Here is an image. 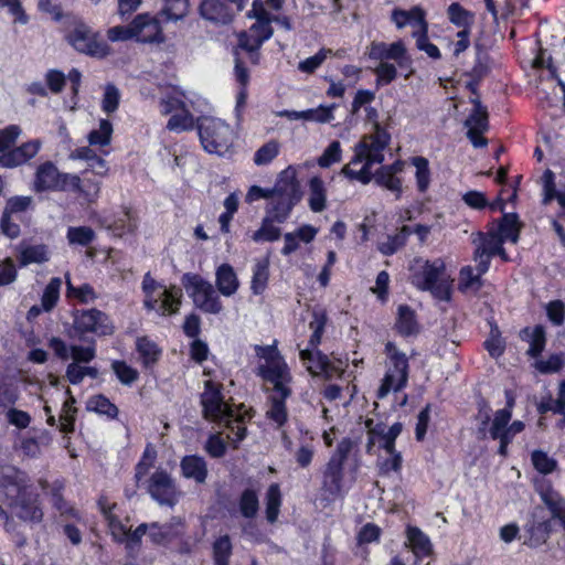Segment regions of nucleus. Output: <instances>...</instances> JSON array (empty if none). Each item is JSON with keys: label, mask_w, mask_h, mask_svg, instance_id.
<instances>
[{"label": "nucleus", "mask_w": 565, "mask_h": 565, "mask_svg": "<svg viewBox=\"0 0 565 565\" xmlns=\"http://www.w3.org/2000/svg\"><path fill=\"white\" fill-rule=\"evenodd\" d=\"M366 119L373 124V131L364 135L354 146V156L342 168V173L363 184L373 178L372 168L384 160V150L390 143V134L377 121L379 113L374 107H365Z\"/></svg>", "instance_id": "1"}, {"label": "nucleus", "mask_w": 565, "mask_h": 565, "mask_svg": "<svg viewBox=\"0 0 565 565\" xmlns=\"http://www.w3.org/2000/svg\"><path fill=\"white\" fill-rule=\"evenodd\" d=\"M0 501L19 519L39 523L43 511L26 475L11 465L0 466Z\"/></svg>", "instance_id": "2"}, {"label": "nucleus", "mask_w": 565, "mask_h": 565, "mask_svg": "<svg viewBox=\"0 0 565 565\" xmlns=\"http://www.w3.org/2000/svg\"><path fill=\"white\" fill-rule=\"evenodd\" d=\"M221 390L222 385L212 380L204 382V392L201 395L203 415L211 422L223 424L227 430L226 438L236 445L245 437L247 412L242 413L241 407L234 408L225 402Z\"/></svg>", "instance_id": "3"}, {"label": "nucleus", "mask_w": 565, "mask_h": 565, "mask_svg": "<svg viewBox=\"0 0 565 565\" xmlns=\"http://www.w3.org/2000/svg\"><path fill=\"white\" fill-rule=\"evenodd\" d=\"M411 284L422 291H429L434 298L448 301L451 295L452 279L447 274L441 258L434 260L415 258L409 264Z\"/></svg>", "instance_id": "4"}, {"label": "nucleus", "mask_w": 565, "mask_h": 565, "mask_svg": "<svg viewBox=\"0 0 565 565\" xmlns=\"http://www.w3.org/2000/svg\"><path fill=\"white\" fill-rule=\"evenodd\" d=\"M491 408L484 404L479 408L478 420L480 426L478 428L479 434L484 438L489 434L492 439L500 441L499 454L507 456L509 444L512 441L515 435L524 429V424L521 420H511L510 409H499L494 413L493 418H490Z\"/></svg>", "instance_id": "5"}, {"label": "nucleus", "mask_w": 565, "mask_h": 565, "mask_svg": "<svg viewBox=\"0 0 565 565\" xmlns=\"http://www.w3.org/2000/svg\"><path fill=\"white\" fill-rule=\"evenodd\" d=\"M247 17L255 19L247 32L238 35V45L247 52H256L263 43L273 36V17L266 10L262 0H254Z\"/></svg>", "instance_id": "6"}, {"label": "nucleus", "mask_w": 565, "mask_h": 565, "mask_svg": "<svg viewBox=\"0 0 565 565\" xmlns=\"http://www.w3.org/2000/svg\"><path fill=\"white\" fill-rule=\"evenodd\" d=\"M386 372L377 391V397L384 398L391 392L403 390L408 381V359L393 342L385 344Z\"/></svg>", "instance_id": "7"}, {"label": "nucleus", "mask_w": 565, "mask_h": 565, "mask_svg": "<svg viewBox=\"0 0 565 565\" xmlns=\"http://www.w3.org/2000/svg\"><path fill=\"white\" fill-rule=\"evenodd\" d=\"M142 289L146 295L145 307L147 309L157 310L162 316L179 311L182 298V290L179 287H164L158 284L149 274H146Z\"/></svg>", "instance_id": "8"}, {"label": "nucleus", "mask_w": 565, "mask_h": 565, "mask_svg": "<svg viewBox=\"0 0 565 565\" xmlns=\"http://www.w3.org/2000/svg\"><path fill=\"white\" fill-rule=\"evenodd\" d=\"M198 129L201 143L210 153L223 154L233 143L234 131L222 119L202 117L198 121Z\"/></svg>", "instance_id": "9"}, {"label": "nucleus", "mask_w": 565, "mask_h": 565, "mask_svg": "<svg viewBox=\"0 0 565 565\" xmlns=\"http://www.w3.org/2000/svg\"><path fill=\"white\" fill-rule=\"evenodd\" d=\"M65 39L75 51L92 57L104 58L110 53L108 44L100 40L99 34L81 20L70 24Z\"/></svg>", "instance_id": "10"}, {"label": "nucleus", "mask_w": 565, "mask_h": 565, "mask_svg": "<svg viewBox=\"0 0 565 565\" xmlns=\"http://www.w3.org/2000/svg\"><path fill=\"white\" fill-rule=\"evenodd\" d=\"M256 354L264 363L259 365L262 377L274 385L273 390H290L292 380L289 367L276 345L257 347Z\"/></svg>", "instance_id": "11"}, {"label": "nucleus", "mask_w": 565, "mask_h": 565, "mask_svg": "<svg viewBox=\"0 0 565 565\" xmlns=\"http://www.w3.org/2000/svg\"><path fill=\"white\" fill-rule=\"evenodd\" d=\"M182 284L199 309L213 315L222 311L220 297L210 281L199 275L185 274L182 277Z\"/></svg>", "instance_id": "12"}, {"label": "nucleus", "mask_w": 565, "mask_h": 565, "mask_svg": "<svg viewBox=\"0 0 565 565\" xmlns=\"http://www.w3.org/2000/svg\"><path fill=\"white\" fill-rule=\"evenodd\" d=\"M99 507L115 541L125 543L128 550H134L140 544L141 537L146 535L148 530L147 523H142L135 531H130V529L124 524L115 513V509L117 508L115 503L100 500Z\"/></svg>", "instance_id": "13"}, {"label": "nucleus", "mask_w": 565, "mask_h": 565, "mask_svg": "<svg viewBox=\"0 0 565 565\" xmlns=\"http://www.w3.org/2000/svg\"><path fill=\"white\" fill-rule=\"evenodd\" d=\"M72 173L62 172L52 161L41 163L35 171L32 189L36 193L66 192Z\"/></svg>", "instance_id": "14"}, {"label": "nucleus", "mask_w": 565, "mask_h": 565, "mask_svg": "<svg viewBox=\"0 0 565 565\" xmlns=\"http://www.w3.org/2000/svg\"><path fill=\"white\" fill-rule=\"evenodd\" d=\"M73 329L78 334L95 333L110 335L115 327L110 318L98 309L78 310L74 312Z\"/></svg>", "instance_id": "15"}, {"label": "nucleus", "mask_w": 565, "mask_h": 565, "mask_svg": "<svg viewBox=\"0 0 565 565\" xmlns=\"http://www.w3.org/2000/svg\"><path fill=\"white\" fill-rule=\"evenodd\" d=\"M472 243L476 246L473 259L478 264L480 273H487L492 256H500L504 262L509 259L504 248L503 242L495 235L494 232L489 231L487 234L478 233Z\"/></svg>", "instance_id": "16"}, {"label": "nucleus", "mask_w": 565, "mask_h": 565, "mask_svg": "<svg viewBox=\"0 0 565 565\" xmlns=\"http://www.w3.org/2000/svg\"><path fill=\"white\" fill-rule=\"evenodd\" d=\"M147 490L152 499L161 505H174L180 495L174 480L163 469H157L151 475L147 482Z\"/></svg>", "instance_id": "17"}, {"label": "nucleus", "mask_w": 565, "mask_h": 565, "mask_svg": "<svg viewBox=\"0 0 565 565\" xmlns=\"http://www.w3.org/2000/svg\"><path fill=\"white\" fill-rule=\"evenodd\" d=\"M536 491L550 511L551 516L548 518L558 525L565 532V498L554 489L550 481L544 479L536 481Z\"/></svg>", "instance_id": "18"}, {"label": "nucleus", "mask_w": 565, "mask_h": 565, "mask_svg": "<svg viewBox=\"0 0 565 565\" xmlns=\"http://www.w3.org/2000/svg\"><path fill=\"white\" fill-rule=\"evenodd\" d=\"M541 510L535 509L524 525V544L531 548H537L547 543L553 532L552 520L541 515Z\"/></svg>", "instance_id": "19"}, {"label": "nucleus", "mask_w": 565, "mask_h": 565, "mask_svg": "<svg viewBox=\"0 0 565 565\" xmlns=\"http://www.w3.org/2000/svg\"><path fill=\"white\" fill-rule=\"evenodd\" d=\"M92 171L83 170L79 174L72 173L71 185H67L66 192L76 194L79 199L87 203L97 201L100 194L102 179L96 174L89 175Z\"/></svg>", "instance_id": "20"}, {"label": "nucleus", "mask_w": 565, "mask_h": 565, "mask_svg": "<svg viewBox=\"0 0 565 565\" xmlns=\"http://www.w3.org/2000/svg\"><path fill=\"white\" fill-rule=\"evenodd\" d=\"M465 126L468 129L467 137L473 147L480 148L487 146V139L482 137V134L489 128L488 111L479 100H473V110L466 119Z\"/></svg>", "instance_id": "21"}, {"label": "nucleus", "mask_w": 565, "mask_h": 565, "mask_svg": "<svg viewBox=\"0 0 565 565\" xmlns=\"http://www.w3.org/2000/svg\"><path fill=\"white\" fill-rule=\"evenodd\" d=\"M369 56L371 60L383 62L393 60L401 67L407 66L412 62L411 57L407 55L406 46L401 40L390 44L385 42H372L369 47Z\"/></svg>", "instance_id": "22"}, {"label": "nucleus", "mask_w": 565, "mask_h": 565, "mask_svg": "<svg viewBox=\"0 0 565 565\" xmlns=\"http://www.w3.org/2000/svg\"><path fill=\"white\" fill-rule=\"evenodd\" d=\"M300 359L305 363L308 372L312 375H324L326 377H332L335 374H340L342 369L333 365L327 355L320 351L311 349L300 350Z\"/></svg>", "instance_id": "23"}, {"label": "nucleus", "mask_w": 565, "mask_h": 565, "mask_svg": "<svg viewBox=\"0 0 565 565\" xmlns=\"http://www.w3.org/2000/svg\"><path fill=\"white\" fill-rule=\"evenodd\" d=\"M132 39L139 42H162L163 35L159 22L149 14H139L131 22Z\"/></svg>", "instance_id": "24"}, {"label": "nucleus", "mask_w": 565, "mask_h": 565, "mask_svg": "<svg viewBox=\"0 0 565 565\" xmlns=\"http://www.w3.org/2000/svg\"><path fill=\"white\" fill-rule=\"evenodd\" d=\"M41 147L42 141L40 139L26 141L0 156V167L15 168L22 166L33 159Z\"/></svg>", "instance_id": "25"}, {"label": "nucleus", "mask_w": 565, "mask_h": 565, "mask_svg": "<svg viewBox=\"0 0 565 565\" xmlns=\"http://www.w3.org/2000/svg\"><path fill=\"white\" fill-rule=\"evenodd\" d=\"M391 20L397 29H403L407 25L414 28L413 32H422L428 29L426 13L420 7L417 6L409 10L395 8L392 11Z\"/></svg>", "instance_id": "26"}, {"label": "nucleus", "mask_w": 565, "mask_h": 565, "mask_svg": "<svg viewBox=\"0 0 565 565\" xmlns=\"http://www.w3.org/2000/svg\"><path fill=\"white\" fill-rule=\"evenodd\" d=\"M291 395V390H273L268 396L266 417L276 427L280 428L288 419L286 399Z\"/></svg>", "instance_id": "27"}, {"label": "nucleus", "mask_w": 565, "mask_h": 565, "mask_svg": "<svg viewBox=\"0 0 565 565\" xmlns=\"http://www.w3.org/2000/svg\"><path fill=\"white\" fill-rule=\"evenodd\" d=\"M318 232L317 227L310 224H303L292 232L285 233L284 246L280 253L284 256H289L296 253L300 248V243H311L316 238Z\"/></svg>", "instance_id": "28"}, {"label": "nucleus", "mask_w": 565, "mask_h": 565, "mask_svg": "<svg viewBox=\"0 0 565 565\" xmlns=\"http://www.w3.org/2000/svg\"><path fill=\"white\" fill-rule=\"evenodd\" d=\"M71 160H83L86 162L84 170L92 171L96 177L105 178L109 167L107 161L99 157L89 146L79 147L70 153Z\"/></svg>", "instance_id": "29"}, {"label": "nucleus", "mask_w": 565, "mask_h": 565, "mask_svg": "<svg viewBox=\"0 0 565 565\" xmlns=\"http://www.w3.org/2000/svg\"><path fill=\"white\" fill-rule=\"evenodd\" d=\"M297 169L292 166L282 170L278 174L277 181L271 189V194L301 198L300 184L297 179Z\"/></svg>", "instance_id": "30"}, {"label": "nucleus", "mask_w": 565, "mask_h": 565, "mask_svg": "<svg viewBox=\"0 0 565 565\" xmlns=\"http://www.w3.org/2000/svg\"><path fill=\"white\" fill-rule=\"evenodd\" d=\"M406 543L417 559L430 556L433 554V544L430 539L417 526L408 525L406 529Z\"/></svg>", "instance_id": "31"}, {"label": "nucleus", "mask_w": 565, "mask_h": 565, "mask_svg": "<svg viewBox=\"0 0 565 565\" xmlns=\"http://www.w3.org/2000/svg\"><path fill=\"white\" fill-rule=\"evenodd\" d=\"M301 200V198H294L290 195L271 194L269 203L266 207V213L277 223H284L290 215L294 206Z\"/></svg>", "instance_id": "32"}, {"label": "nucleus", "mask_w": 565, "mask_h": 565, "mask_svg": "<svg viewBox=\"0 0 565 565\" xmlns=\"http://www.w3.org/2000/svg\"><path fill=\"white\" fill-rule=\"evenodd\" d=\"M215 285L224 297H232L239 288L236 271L230 264H222L215 270Z\"/></svg>", "instance_id": "33"}, {"label": "nucleus", "mask_w": 565, "mask_h": 565, "mask_svg": "<svg viewBox=\"0 0 565 565\" xmlns=\"http://www.w3.org/2000/svg\"><path fill=\"white\" fill-rule=\"evenodd\" d=\"M147 525L148 530L146 534H148L150 540L156 544H166L178 536L182 529V523L179 519H173L166 524L153 522Z\"/></svg>", "instance_id": "34"}, {"label": "nucleus", "mask_w": 565, "mask_h": 565, "mask_svg": "<svg viewBox=\"0 0 565 565\" xmlns=\"http://www.w3.org/2000/svg\"><path fill=\"white\" fill-rule=\"evenodd\" d=\"M366 427L369 428V433L373 436L379 437L380 446L385 451H393L395 449V440L402 433L403 426L401 423H395L387 429L381 424H376L372 426V420L366 422Z\"/></svg>", "instance_id": "35"}, {"label": "nucleus", "mask_w": 565, "mask_h": 565, "mask_svg": "<svg viewBox=\"0 0 565 565\" xmlns=\"http://www.w3.org/2000/svg\"><path fill=\"white\" fill-rule=\"evenodd\" d=\"M200 12L204 19L222 24L231 22L233 18L228 6L221 0H203Z\"/></svg>", "instance_id": "36"}, {"label": "nucleus", "mask_w": 565, "mask_h": 565, "mask_svg": "<svg viewBox=\"0 0 565 565\" xmlns=\"http://www.w3.org/2000/svg\"><path fill=\"white\" fill-rule=\"evenodd\" d=\"M185 93L178 88H168L159 100L160 113L164 116L188 108Z\"/></svg>", "instance_id": "37"}, {"label": "nucleus", "mask_w": 565, "mask_h": 565, "mask_svg": "<svg viewBox=\"0 0 565 565\" xmlns=\"http://www.w3.org/2000/svg\"><path fill=\"white\" fill-rule=\"evenodd\" d=\"M182 475L188 479H193L198 483L205 482L207 477L206 462L202 457L192 455L185 456L181 460Z\"/></svg>", "instance_id": "38"}, {"label": "nucleus", "mask_w": 565, "mask_h": 565, "mask_svg": "<svg viewBox=\"0 0 565 565\" xmlns=\"http://www.w3.org/2000/svg\"><path fill=\"white\" fill-rule=\"evenodd\" d=\"M343 465L338 461H329L323 476V488L333 495L343 492Z\"/></svg>", "instance_id": "39"}, {"label": "nucleus", "mask_w": 565, "mask_h": 565, "mask_svg": "<svg viewBox=\"0 0 565 565\" xmlns=\"http://www.w3.org/2000/svg\"><path fill=\"white\" fill-rule=\"evenodd\" d=\"M18 259L21 266L30 264H42L50 259L47 246L39 245H20Z\"/></svg>", "instance_id": "40"}, {"label": "nucleus", "mask_w": 565, "mask_h": 565, "mask_svg": "<svg viewBox=\"0 0 565 565\" xmlns=\"http://www.w3.org/2000/svg\"><path fill=\"white\" fill-rule=\"evenodd\" d=\"M396 329L403 335H413L419 331L415 311L406 306L401 305L397 309Z\"/></svg>", "instance_id": "41"}, {"label": "nucleus", "mask_w": 565, "mask_h": 565, "mask_svg": "<svg viewBox=\"0 0 565 565\" xmlns=\"http://www.w3.org/2000/svg\"><path fill=\"white\" fill-rule=\"evenodd\" d=\"M498 235L503 243L511 242L515 244L519 239L520 225L515 214H504L495 230H490Z\"/></svg>", "instance_id": "42"}, {"label": "nucleus", "mask_w": 565, "mask_h": 565, "mask_svg": "<svg viewBox=\"0 0 565 565\" xmlns=\"http://www.w3.org/2000/svg\"><path fill=\"white\" fill-rule=\"evenodd\" d=\"M274 222L276 221L271 215L266 213V216L262 220L259 228L249 234L250 241L254 243L278 241L281 235V231L274 224Z\"/></svg>", "instance_id": "43"}, {"label": "nucleus", "mask_w": 565, "mask_h": 565, "mask_svg": "<svg viewBox=\"0 0 565 565\" xmlns=\"http://www.w3.org/2000/svg\"><path fill=\"white\" fill-rule=\"evenodd\" d=\"M327 203V189L324 182L319 177H313L309 181L308 204L311 211L322 212Z\"/></svg>", "instance_id": "44"}, {"label": "nucleus", "mask_w": 565, "mask_h": 565, "mask_svg": "<svg viewBox=\"0 0 565 565\" xmlns=\"http://www.w3.org/2000/svg\"><path fill=\"white\" fill-rule=\"evenodd\" d=\"M524 341L529 342L527 354L535 358L541 354L545 348V331L542 326H536L533 329L525 328L520 333Z\"/></svg>", "instance_id": "45"}, {"label": "nucleus", "mask_w": 565, "mask_h": 565, "mask_svg": "<svg viewBox=\"0 0 565 565\" xmlns=\"http://www.w3.org/2000/svg\"><path fill=\"white\" fill-rule=\"evenodd\" d=\"M447 15L452 24L458 28H462V30H471L475 22V14L471 11L466 10L458 2H454L448 7Z\"/></svg>", "instance_id": "46"}, {"label": "nucleus", "mask_w": 565, "mask_h": 565, "mask_svg": "<svg viewBox=\"0 0 565 565\" xmlns=\"http://www.w3.org/2000/svg\"><path fill=\"white\" fill-rule=\"evenodd\" d=\"M86 409L115 419L118 416V408L106 396L99 394L88 398Z\"/></svg>", "instance_id": "47"}, {"label": "nucleus", "mask_w": 565, "mask_h": 565, "mask_svg": "<svg viewBox=\"0 0 565 565\" xmlns=\"http://www.w3.org/2000/svg\"><path fill=\"white\" fill-rule=\"evenodd\" d=\"M269 262L267 259L256 260L253 267L250 289L253 294L260 295L267 287L269 277Z\"/></svg>", "instance_id": "48"}, {"label": "nucleus", "mask_w": 565, "mask_h": 565, "mask_svg": "<svg viewBox=\"0 0 565 565\" xmlns=\"http://www.w3.org/2000/svg\"><path fill=\"white\" fill-rule=\"evenodd\" d=\"M113 136V125L107 119H100L99 126L93 129L88 136L87 141L93 147H106L110 145Z\"/></svg>", "instance_id": "49"}, {"label": "nucleus", "mask_w": 565, "mask_h": 565, "mask_svg": "<svg viewBox=\"0 0 565 565\" xmlns=\"http://www.w3.org/2000/svg\"><path fill=\"white\" fill-rule=\"evenodd\" d=\"M327 320L328 318L323 310H315L312 312V320L309 322V329L312 333L309 339L308 349L315 350L321 343V338L324 332Z\"/></svg>", "instance_id": "50"}, {"label": "nucleus", "mask_w": 565, "mask_h": 565, "mask_svg": "<svg viewBox=\"0 0 565 565\" xmlns=\"http://www.w3.org/2000/svg\"><path fill=\"white\" fill-rule=\"evenodd\" d=\"M411 234L412 228L404 225L396 235L388 236L386 241L382 242L379 245V250L384 255H393L406 244Z\"/></svg>", "instance_id": "51"}, {"label": "nucleus", "mask_w": 565, "mask_h": 565, "mask_svg": "<svg viewBox=\"0 0 565 565\" xmlns=\"http://www.w3.org/2000/svg\"><path fill=\"white\" fill-rule=\"evenodd\" d=\"M195 120L189 109L175 111L172 114L167 122V128L170 131L182 132L194 128Z\"/></svg>", "instance_id": "52"}, {"label": "nucleus", "mask_w": 565, "mask_h": 565, "mask_svg": "<svg viewBox=\"0 0 565 565\" xmlns=\"http://www.w3.org/2000/svg\"><path fill=\"white\" fill-rule=\"evenodd\" d=\"M67 398L63 403V407L60 415L61 430L64 433H70L74 429V422L76 415L75 398L72 395L71 391L66 390Z\"/></svg>", "instance_id": "53"}, {"label": "nucleus", "mask_w": 565, "mask_h": 565, "mask_svg": "<svg viewBox=\"0 0 565 565\" xmlns=\"http://www.w3.org/2000/svg\"><path fill=\"white\" fill-rule=\"evenodd\" d=\"M484 273L478 270V266L475 269L471 266L461 268L459 275V288L462 291H477L481 287V276Z\"/></svg>", "instance_id": "54"}, {"label": "nucleus", "mask_w": 565, "mask_h": 565, "mask_svg": "<svg viewBox=\"0 0 565 565\" xmlns=\"http://www.w3.org/2000/svg\"><path fill=\"white\" fill-rule=\"evenodd\" d=\"M62 287V279L54 277L46 285L43 295L41 297V305L45 312H50L57 303L60 299V290Z\"/></svg>", "instance_id": "55"}, {"label": "nucleus", "mask_w": 565, "mask_h": 565, "mask_svg": "<svg viewBox=\"0 0 565 565\" xmlns=\"http://www.w3.org/2000/svg\"><path fill=\"white\" fill-rule=\"evenodd\" d=\"M281 504L280 489L277 483L269 486L266 494V516L270 523H274L279 514Z\"/></svg>", "instance_id": "56"}, {"label": "nucleus", "mask_w": 565, "mask_h": 565, "mask_svg": "<svg viewBox=\"0 0 565 565\" xmlns=\"http://www.w3.org/2000/svg\"><path fill=\"white\" fill-rule=\"evenodd\" d=\"M412 164L415 167L416 184L419 192H425L430 183V170L428 160L424 157H414Z\"/></svg>", "instance_id": "57"}, {"label": "nucleus", "mask_w": 565, "mask_h": 565, "mask_svg": "<svg viewBox=\"0 0 565 565\" xmlns=\"http://www.w3.org/2000/svg\"><path fill=\"white\" fill-rule=\"evenodd\" d=\"M280 151V143L277 140H269L254 153L253 161L256 166L269 164Z\"/></svg>", "instance_id": "58"}, {"label": "nucleus", "mask_w": 565, "mask_h": 565, "mask_svg": "<svg viewBox=\"0 0 565 565\" xmlns=\"http://www.w3.org/2000/svg\"><path fill=\"white\" fill-rule=\"evenodd\" d=\"M66 238L70 245L88 246L95 239V232L88 226H72Z\"/></svg>", "instance_id": "59"}, {"label": "nucleus", "mask_w": 565, "mask_h": 565, "mask_svg": "<svg viewBox=\"0 0 565 565\" xmlns=\"http://www.w3.org/2000/svg\"><path fill=\"white\" fill-rule=\"evenodd\" d=\"M137 350L146 366L156 363L161 354V350L158 345L148 338L137 340Z\"/></svg>", "instance_id": "60"}, {"label": "nucleus", "mask_w": 565, "mask_h": 565, "mask_svg": "<svg viewBox=\"0 0 565 565\" xmlns=\"http://www.w3.org/2000/svg\"><path fill=\"white\" fill-rule=\"evenodd\" d=\"M189 7L190 0H164L162 14L167 20L178 21L186 15Z\"/></svg>", "instance_id": "61"}, {"label": "nucleus", "mask_w": 565, "mask_h": 565, "mask_svg": "<svg viewBox=\"0 0 565 565\" xmlns=\"http://www.w3.org/2000/svg\"><path fill=\"white\" fill-rule=\"evenodd\" d=\"M232 555V543L227 535L220 536L213 544V557L215 565H228Z\"/></svg>", "instance_id": "62"}, {"label": "nucleus", "mask_w": 565, "mask_h": 565, "mask_svg": "<svg viewBox=\"0 0 565 565\" xmlns=\"http://www.w3.org/2000/svg\"><path fill=\"white\" fill-rule=\"evenodd\" d=\"M374 177L375 181L380 185L394 192L396 194V198H399L402 193V181L394 173H391L390 168H381Z\"/></svg>", "instance_id": "63"}, {"label": "nucleus", "mask_w": 565, "mask_h": 565, "mask_svg": "<svg viewBox=\"0 0 565 565\" xmlns=\"http://www.w3.org/2000/svg\"><path fill=\"white\" fill-rule=\"evenodd\" d=\"M534 468L543 475L552 473L557 468V460L542 450H534L531 455Z\"/></svg>", "instance_id": "64"}]
</instances>
